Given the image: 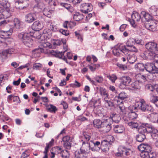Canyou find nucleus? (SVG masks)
Segmentation results:
<instances>
[{
  "mask_svg": "<svg viewBox=\"0 0 158 158\" xmlns=\"http://www.w3.org/2000/svg\"><path fill=\"white\" fill-rule=\"evenodd\" d=\"M1 8L0 10V26L3 27L9 22L6 19L11 16L9 7L10 3L6 0H2L0 1Z\"/></svg>",
  "mask_w": 158,
  "mask_h": 158,
  "instance_id": "f257e3e1",
  "label": "nucleus"
},
{
  "mask_svg": "<svg viewBox=\"0 0 158 158\" xmlns=\"http://www.w3.org/2000/svg\"><path fill=\"white\" fill-rule=\"evenodd\" d=\"M141 16H143L142 19L143 18L146 20L144 24L145 27L150 31H155L158 22L157 21L152 20V15H151L150 13L148 14L144 11H142L141 12Z\"/></svg>",
  "mask_w": 158,
  "mask_h": 158,
  "instance_id": "f03ea898",
  "label": "nucleus"
},
{
  "mask_svg": "<svg viewBox=\"0 0 158 158\" xmlns=\"http://www.w3.org/2000/svg\"><path fill=\"white\" fill-rule=\"evenodd\" d=\"M18 37L26 46L28 47L32 46L33 40L30 34L26 33H20L18 35Z\"/></svg>",
  "mask_w": 158,
  "mask_h": 158,
  "instance_id": "7ed1b4c3",
  "label": "nucleus"
},
{
  "mask_svg": "<svg viewBox=\"0 0 158 158\" xmlns=\"http://www.w3.org/2000/svg\"><path fill=\"white\" fill-rule=\"evenodd\" d=\"M143 126H145L147 129L148 136H150L153 139H157L158 138V130L150 124L147 123H143Z\"/></svg>",
  "mask_w": 158,
  "mask_h": 158,
  "instance_id": "20e7f679",
  "label": "nucleus"
},
{
  "mask_svg": "<svg viewBox=\"0 0 158 158\" xmlns=\"http://www.w3.org/2000/svg\"><path fill=\"white\" fill-rule=\"evenodd\" d=\"M102 128L103 129L104 131L107 132L110 131L112 128V124L113 123V120L109 117L106 115H103L102 118Z\"/></svg>",
  "mask_w": 158,
  "mask_h": 158,
  "instance_id": "39448f33",
  "label": "nucleus"
},
{
  "mask_svg": "<svg viewBox=\"0 0 158 158\" xmlns=\"http://www.w3.org/2000/svg\"><path fill=\"white\" fill-rule=\"evenodd\" d=\"M82 141L83 146L86 145L89 148V149H91L93 151H98L100 149V146L101 143L99 141L91 140L89 142H86L83 140Z\"/></svg>",
  "mask_w": 158,
  "mask_h": 158,
  "instance_id": "423d86ee",
  "label": "nucleus"
},
{
  "mask_svg": "<svg viewBox=\"0 0 158 158\" xmlns=\"http://www.w3.org/2000/svg\"><path fill=\"white\" fill-rule=\"evenodd\" d=\"M138 107L143 112L149 113L152 112L154 111L152 107L147 104L144 100L143 99L140 100Z\"/></svg>",
  "mask_w": 158,
  "mask_h": 158,
  "instance_id": "0eeeda50",
  "label": "nucleus"
},
{
  "mask_svg": "<svg viewBox=\"0 0 158 158\" xmlns=\"http://www.w3.org/2000/svg\"><path fill=\"white\" fill-rule=\"evenodd\" d=\"M139 133L136 136V140L140 142L143 141L145 139L146 137L148 136L147 129L145 126H143V123L138 128Z\"/></svg>",
  "mask_w": 158,
  "mask_h": 158,
  "instance_id": "6e6552de",
  "label": "nucleus"
},
{
  "mask_svg": "<svg viewBox=\"0 0 158 158\" xmlns=\"http://www.w3.org/2000/svg\"><path fill=\"white\" fill-rule=\"evenodd\" d=\"M111 139H107L102 141L100 146V149L104 152L108 151L110 146V145L114 140V138L110 136V137Z\"/></svg>",
  "mask_w": 158,
  "mask_h": 158,
  "instance_id": "1a4fd4ad",
  "label": "nucleus"
},
{
  "mask_svg": "<svg viewBox=\"0 0 158 158\" xmlns=\"http://www.w3.org/2000/svg\"><path fill=\"white\" fill-rule=\"evenodd\" d=\"M119 79L120 83L119 87L121 89H124L126 86H128L131 81V77L127 76H123Z\"/></svg>",
  "mask_w": 158,
  "mask_h": 158,
  "instance_id": "9d476101",
  "label": "nucleus"
},
{
  "mask_svg": "<svg viewBox=\"0 0 158 158\" xmlns=\"http://www.w3.org/2000/svg\"><path fill=\"white\" fill-rule=\"evenodd\" d=\"M39 16V14L35 12L29 13L25 15V21L27 23H31L37 20Z\"/></svg>",
  "mask_w": 158,
  "mask_h": 158,
  "instance_id": "9b49d317",
  "label": "nucleus"
},
{
  "mask_svg": "<svg viewBox=\"0 0 158 158\" xmlns=\"http://www.w3.org/2000/svg\"><path fill=\"white\" fill-rule=\"evenodd\" d=\"M84 145L81 147L80 150H76L74 152L75 157L77 158H86L88 153L87 150L84 148Z\"/></svg>",
  "mask_w": 158,
  "mask_h": 158,
  "instance_id": "f8f14e48",
  "label": "nucleus"
},
{
  "mask_svg": "<svg viewBox=\"0 0 158 158\" xmlns=\"http://www.w3.org/2000/svg\"><path fill=\"white\" fill-rule=\"evenodd\" d=\"M36 4L33 7L34 11L39 14V12L43 11L45 9L44 4L39 0H35Z\"/></svg>",
  "mask_w": 158,
  "mask_h": 158,
  "instance_id": "ddd939ff",
  "label": "nucleus"
},
{
  "mask_svg": "<svg viewBox=\"0 0 158 158\" xmlns=\"http://www.w3.org/2000/svg\"><path fill=\"white\" fill-rule=\"evenodd\" d=\"M156 51H148L143 53L145 59H149L150 60L156 59L158 58V55L155 53V52Z\"/></svg>",
  "mask_w": 158,
  "mask_h": 158,
  "instance_id": "4468645a",
  "label": "nucleus"
},
{
  "mask_svg": "<svg viewBox=\"0 0 158 158\" xmlns=\"http://www.w3.org/2000/svg\"><path fill=\"white\" fill-rule=\"evenodd\" d=\"M145 47L148 51H156L158 52V45L157 44L153 42H150L145 44Z\"/></svg>",
  "mask_w": 158,
  "mask_h": 158,
  "instance_id": "2eb2a0df",
  "label": "nucleus"
},
{
  "mask_svg": "<svg viewBox=\"0 0 158 158\" xmlns=\"http://www.w3.org/2000/svg\"><path fill=\"white\" fill-rule=\"evenodd\" d=\"M156 66L155 62L154 64L147 63L145 64V69L150 73H155Z\"/></svg>",
  "mask_w": 158,
  "mask_h": 158,
  "instance_id": "dca6fc26",
  "label": "nucleus"
},
{
  "mask_svg": "<svg viewBox=\"0 0 158 158\" xmlns=\"http://www.w3.org/2000/svg\"><path fill=\"white\" fill-rule=\"evenodd\" d=\"M56 153L58 154H60V156L63 157H66L67 155H64V154L67 153L68 155L69 154V152L67 150H63L61 147L56 146L54 148Z\"/></svg>",
  "mask_w": 158,
  "mask_h": 158,
  "instance_id": "f3484780",
  "label": "nucleus"
},
{
  "mask_svg": "<svg viewBox=\"0 0 158 158\" xmlns=\"http://www.w3.org/2000/svg\"><path fill=\"white\" fill-rule=\"evenodd\" d=\"M138 149L140 152H149L152 151V148L150 145L148 144H142L138 146Z\"/></svg>",
  "mask_w": 158,
  "mask_h": 158,
  "instance_id": "a211bd4d",
  "label": "nucleus"
},
{
  "mask_svg": "<svg viewBox=\"0 0 158 158\" xmlns=\"http://www.w3.org/2000/svg\"><path fill=\"white\" fill-rule=\"evenodd\" d=\"M43 27V25L42 23L38 21H36L32 25L31 28L32 29L35 31H39Z\"/></svg>",
  "mask_w": 158,
  "mask_h": 158,
  "instance_id": "6ab92c4d",
  "label": "nucleus"
},
{
  "mask_svg": "<svg viewBox=\"0 0 158 158\" xmlns=\"http://www.w3.org/2000/svg\"><path fill=\"white\" fill-rule=\"evenodd\" d=\"M113 130L115 133L121 134L124 131L125 128L122 125H115L113 128Z\"/></svg>",
  "mask_w": 158,
  "mask_h": 158,
  "instance_id": "aec40b11",
  "label": "nucleus"
},
{
  "mask_svg": "<svg viewBox=\"0 0 158 158\" xmlns=\"http://www.w3.org/2000/svg\"><path fill=\"white\" fill-rule=\"evenodd\" d=\"M129 111L127 114V117L131 120H134L136 119L138 117V114L135 112V111H133L131 108H128Z\"/></svg>",
  "mask_w": 158,
  "mask_h": 158,
  "instance_id": "412c9836",
  "label": "nucleus"
},
{
  "mask_svg": "<svg viewBox=\"0 0 158 158\" xmlns=\"http://www.w3.org/2000/svg\"><path fill=\"white\" fill-rule=\"evenodd\" d=\"M127 97V94L124 92H122L120 93L118 95V96L117 97V98L118 100L115 99V101H116L118 104L119 103H123V100H124ZM117 98V97H115Z\"/></svg>",
  "mask_w": 158,
  "mask_h": 158,
  "instance_id": "4be33fe9",
  "label": "nucleus"
},
{
  "mask_svg": "<svg viewBox=\"0 0 158 158\" xmlns=\"http://www.w3.org/2000/svg\"><path fill=\"white\" fill-rule=\"evenodd\" d=\"M81 6L82 7L85 8V7L88 8L85 10H81V11L84 13L86 14L88 13V12H90L93 9L92 6L90 3H84L82 4Z\"/></svg>",
  "mask_w": 158,
  "mask_h": 158,
  "instance_id": "5701e85b",
  "label": "nucleus"
},
{
  "mask_svg": "<svg viewBox=\"0 0 158 158\" xmlns=\"http://www.w3.org/2000/svg\"><path fill=\"white\" fill-rule=\"evenodd\" d=\"M149 13L153 16H158V6H152L149 9Z\"/></svg>",
  "mask_w": 158,
  "mask_h": 158,
  "instance_id": "b1692460",
  "label": "nucleus"
},
{
  "mask_svg": "<svg viewBox=\"0 0 158 158\" xmlns=\"http://www.w3.org/2000/svg\"><path fill=\"white\" fill-rule=\"evenodd\" d=\"M104 104L106 108L112 107L114 106L112 100L108 97L104 98Z\"/></svg>",
  "mask_w": 158,
  "mask_h": 158,
  "instance_id": "393cba45",
  "label": "nucleus"
},
{
  "mask_svg": "<svg viewBox=\"0 0 158 158\" xmlns=\"http://www.w3.org/2000/svg\"><path fill=\"white\" fill-rule=\"evenodd\" d=\"M102 120L96 119H95L93 121L94 127L96 128L99 129L102 128Z\"/></svg>",
  "mask_w": 158,
  "mask_h": 158,
  "instance_id": "a878e982",
  "label": "nucleus"
},
{
  "mask_svg": "<svg viewBox=\"0 0 158 158\" xmlns=\"http://www.w3.org/2000/svg\"><path fill=\"white\" fill-rule=\"evenodd\" d=\"M131 89L132 90L139 89L141 88L139 85V83L138 81H135L133 82L130 85Z\"/></svg>",
  "mask_w": 158,
  "mask_h": 158,
  "instance_id": "bb28decb",
  "label": "nucleus"
},
{
  "mask_svg": "<svg viewBox=\"0 0 158 158\" xmlns=\"http://www.w3.org/2000/svg\"><path fill=\"white\" fill-rule=\"evenodd\" d=\"M127 59L129 63L133 64L137 60L136 56L134 55H131L130 54L127 55Z\"/></svg>",
  "mask_w": 158,
  "mask_h": 158,
  "instance_id": "cd10ccee",
  "label": "nucleus"
},
{
  "mask_svg": "<svg viewBox=\"0 0 158 158\" xmlns=\"http://www.w3.org/2000/svg\"><path fill=\"white\" fill-rule=\"evenodd\" d=\"M84 17V15L82 14H80L78 12H77L73 15V19L77 21H79L82 19Z\"/></svg>",
  "mask_w": 158,
  "mask_h": 158,
  "instance_id": "c85d7f7f",
  "label": "nucleus"
},
{
  "mask_svg": "<svg viewBox=\"0 0 158 158\" xmlns=\"http://www.w3.org/2000/svg\"><path fill=\"white\" fill-rule=\"evenodd\" d=\"M135 67L136 70L143 72L145 69V64L143 63H138L135 65Z\"/></svg>",
  "mask_w": 158,
  "mask_h": 158,
  "instance_id": "c756f323",
  "label": "nucleus"
},
{
  "mask_svg": "<svg viewBox=\"0 0 158 158\" xmlns=\"http://www.w3.org/2000/svg\"><path fill=\"white\" fill-rule=\"evenodd\" d=\"M65 51L64 52H60L58 51H54L52 50L51 52L52 55L55 56L56 57H58L60 59H62V57L64 55V53Z\"/></svg>",
  "mask_w": 158,
  "mask_h": 158,
  "instance_id": "7c9ffc66",
  "label": "nucleus"
},
{
  "mask_svg": "<svg viewBox=\"0 0 158 158\" xmlns=\"http://www.w3.org/2000/svg\"><path fill=\"white\" fill-rule=\"evenodd\" d=\"M128 125L132 129L136 128L138 129L139 127L141 126L136 122L131 121L128 123Z\"/></svg>",
  "mask_w": 158,
  "mask_h": 158,
  "instance_id": "2f4dec72",
  "label": "nucleus"
},
{
  "mask_svg": "<svg viewBox=\"0 0 158 158\" xmlns=\"http://www.w3.org/2000/svg\"><path fill=\"white\" fill-rule=\"evenodd\" d=\"M13 31V30L12 29H10V30L7 31H3L2 32H1L2 34L1 35L4 37L5 38H8L9 36L12 34V33Z\"/></svg>",
  "mask_w": 158,
  "mask_h": 158,
  "instance_id": "473e14b6",
  "label": "nucleus"
},
{
  "mask_svg": "<svg viewBox=\"0 0 158 158\" xmlns=\"http://www.w3.org/2000/svg\"><path fill=\"white\" fill-rule=\"evenodd\" d=\"M150 102L158 107V96L153 95L150 98Z\"/></svg>",
  "mask_w": 158,
  "mask_h": 158,
  "instance_id": "72a5a7b5",
  "label": "nucleus"
},
{
  "mask_svg": "<svg viewBox=\"0 0 158 158\" xmlns=\"http://www.w3.org/2000/svg\"><path fill=\"white\" fill-rule=\"evenodd\" d=\"M48 26L50 30L53 31H56L58 30L57 26L54 25V23L48 22Z\"/></svg>",
  "mask_w": 158,
  "mask_h": 158,
  "instance_id": "f704fd0d",
  "label": "nucleus"
},
{
  "mask_svg": "<svg viewBox=\"0 0 158 158\" xmlns=\"http://www.w3.org/2000/svg\"><path fill=\"white\" fill-rule=\"evenodd\" d=\"M132 19L136 21H139L141 19V15L137 12H135L132 14L131 16Z\"/></svg>",
  "mask_w": 158,
  "mask_h": 158,
  "instance_id": "c9c22d12",
  "label": "nucleus"
},
{
  "mask_svg": "<svg viewBox=\"0 0 158 158\" xmlns=\"http://www.w3.org/2000/svg\"><path fill=\"white\" fill-rule=\"evenodd\" d=\"M117 107L120 110L121 114L124 115L126 114L125 108L122 103L118 104Z\"/></svg>",
  "mask_w": 158,
  "mask_h": 158,
  "instance_id": "e433bc0d",
  "label": "nucleus"
},
{
  "mask_svg": "<svg viewBox=\"0 0 158 158\" xmlns=\"http://www.w3.org/2000/svg\"><path fill=\"white\" fill-rule=\"evenodd\" d=\"M135 44V39L132 38H129L126 42L127 46L129 48L133 46Z\"/></svg>",
  "mask_w": 158,
  "mask_h": 158,
  "instance_id": "4c0bfd02",
  "label": "nucleus"
},
{
  "mask_svg": "<svg viewBox=\"0 0 158 158\" xmlns=\"http://www.w3.org/2000/svg\"><path fill=\"white\" fill-rule=\"evenodd\" d=\"M52 35V33L50 32V30L49 29H46L44 30L43 32V34L41 36V39L44 36H46L47 37H48V35L50 36Z\"/></svg>",
  "mask_w": 158,
  "mask_h": 158,
  "instance_id": "58836bf2",
  "label": "nucleus"
},
{
  "mask_svg": "<svg viewBox=\"0 0 158 158\" xmlns=\"http://www.w3.org/2000/svg\"><path fill=\"white\" fill-rule=\"evenodd\" d=\"M106 77L110 80L113 83H114L116 80L117 79V77L115 74H112L111 75H107Z\"/></svg>",
  "mask_w": 158,
  "mask_h": 158,
  "instance_id": "ea45409f",
  "label": "nucleus"
},
{
  "mask_svg": "<svg viewBox=\"0 0 158 158\" xmlns=\"http://www.w3.org/2000/svg\"><path fill=\"white\" fill-rule=\"evenodd\" d=\"M50 107L48 108V111L51 113H55L58 109L56 106L52 104H50Z\"/></svg>",
  "mask_w": 158,
  "mask_h": 158,
  "instance_id": "a19ab883",
  "label": "nucleus"
},
{
  "mask_svg": "<svg viewBox=\"0 0 158 158\" xmlns=\"http://www.w3.org/2000/svg\"><path fill=\"white\" fill-rule=\"evenodd\" d=\"M145 88L146 89L150 90L152 92L156 90L155 88V85H153L151 84H148L145 85Z\"/></svg>",
  "mask_w": 158,
  "mask_h": 158,
  "instance_id": "79ce46f5",
  "label": "nucleus"
},
{
  "mask_svg": "<svg viewBox=\"0 0 158 158\" xmlns=\"http://www.w3.org/2000/svg\"><path fill=\"white\" fill-rule=\"evenodd\" d=\"M123 155H125L128 156H130L132 153L131 150L129 149H126L125 148H123Z\"/></svg>",
  "mask_w": 158,
  "mask_h": 158,
  "instance_id": "37998d69",
  "label": "nucleus"
},
{
  "mask_svg": "<svg viewBox=\"0 0 158 158\" xmlns=\"http://www.w3.org/2000/svg\"><path fill=\"white\" fill-rule=\"evenodd\" d=\"M51 11L45 8L43 11L44 15L48 18H50L51 16Z\"/></svg>",
  "mask_w": 158,
  "mask_h": 158,
  "instance_id": "c03bdc74",
  "label": "nucleus"
},
{
  "mask_svg": "<svg viewBox=\"0 0 158 158\" xmlns=\"http://www.w3.org/2000/svg\"><path fill=\"white\" fill-rule=\"evenodd\" d=\"M14 26L17 29H19L20 28V22L17 18L15 19L14 20Z\"/></svg>",
  "mask_w": 158,
  "mask_h": 158,
  "instance_id": "a18cd8bd",
  "label": "nucleus"
},
{
  "mask_svg": "<svg viewBox=\"0 0 158 158\" xmlns=\"http://www.w3.org/2000/svg\"><path fill=\"white\" fill-rule=\"evenodd\" d=\"M29 0H19V3L23 4L24 6H23V8L24 9L28 6Z\"/></svg>",
  "mask_w": 158,
  "mask_h": 158,
  "instance_id": "49530a36",
  "label": "nucleus"
},
{
  "mask_svg": "<svg viewBox=\"0 0 158 158\" xmlns=\"http://www.w3.org/2000/svg\"><path fill=\"white\" fill-rule=\"evenodd\" d=\"M130 49V48L128 49L126 48L125 46H124L123 48L122 49L120 48V52H123L126 56H127L128 54H130L129 53Z\"/></svg>",
  "mask_w": 158,
  "mask_h": 158,
  "instance_id": "de8ad7c7",
  "label": "nucleus"
},
{
  "mask_svg": "<svg viewBox=\"0 0 158 158\" xmlns=\"http://www.w3.org/2000/svg\"><path fill=\"white\" fill-rule=\"evenodd\" d=\"M100 92L101 95L103 96H104V98L108 97V95L106 93V90L105 89L102 88H100Z\"/></svg>",
  "mask_w": 158,
  "mask_h": 158,
  "instance_id": "09e8293b",
  "label": "nucleus"
},
{
  "mask_svg": "<svg viewBox=\"0 0 158 158\" xmlns=\"http://www.w3.org/2000/svg\"><path fill=\"white\" fill-rule=\"evenodd\" d=\"M29 152V150H26L22 153L20 158H27L30 155Z\"/></svg>",
  "mask_w": 158,
  "mask_h": 158,
  "instance_id": "8fccbe9b",
  "label": "nucleus"
},
{
  "mask_svg": "<svg viewBox=\"0 0 158 158\" xmlns=\"http://www.w3.org/2000/svg\"><path fill=\"white\" fill-rule=\"evenodd\" d=\"M140 156L142 158H149V152H141Z\"/></svg>",
  "mask_w": 158,
  "mask_h": 158,
  "instance_id": "3c124183",
  "label": "nucleus"
},
{
  "mask_svg": "<svg viewBox=\"0 0 158 158\" xmlns=\"http://www.w3.org/2000/svg\"><path fill=\"white\" fill-rule=\"evenodd\" d=\"M94 79L99 83H101L103 81V78L102 76H96L94 78Z\"/></svg>",
  "mask_w": 158,
  "mask_h": 158,
  "instance_id": "603ef678",
  "label": "nucleus"
},
{
  "mask_svg": "<svg viewBox=\"0 0 158 158\" xmlns=\"http://www.w3.org/2000/svg\"><path fill=\"white\" fill-rule=\"evenodd\" d=\"M116 65L120 69L123 70H126L127 68V66L126 65L123 64L119 63H117Z\"/></svg>",
  "mask_w": 158,
  "mask_h": 158,
  "instance_id": "864d4df0",
  "label": "nucleus"
},
{
  "mask_svg": "<svg viewBox=\"0 0 158 158\" xmlns=\"http://www.w3.org/2000/svg\"><path fill=\"white\" fill-rule=\"evenodd\" d=\"M120 48H114L112 51L113 54L117 56H119L120 54Z\"/></svg>",
  "mask_w": 158,
  "mask_h": 158,
  "instance_id": "5fc2aeb1",
  "label": "nucleus"
},
{
  "mask_svg": "<svg viewBox=\"0 0 158 158\" xmlns=\"http://www.w3.org/2000/svg\"><path fill=\"white\" fill-rule=\"evenodd\" d=\"M75 83V84H70L69 85L70 86L73 88H76L79 87L81 86V84L77 81L76 80Z\"/></svg>",
  "mask_w": 158,
  "mask_h": 158,
  "instance_id": "6e6d98bb",
  "label": "nucleus"
},
{
  "mask_svg": "<svg viewBox=\"0 0 158 158\" xmlns=\"http://www.w3.org/2000/svg\"><path fill=\"white\" fill-rule=\"evenodd\" d=\"M14 50L13 49H8L3 51L2 53L4 55L11 54L14 52Z\"/></svg>",
  "mask_w": 158,
  "mask_h": 158,
  "instance_id": "4d7b16f0",
  "label": "nucleus"
},
{
  "mask_svg": "<svg viewBox=\"0 0 158 158\" xmlns=\"http://www.w3.org/2000/svg\"><path fill=\"white\" fill-rule=\"evenodd\" d=\"M83 136L84 137V138L86 140V141H85L86 142H88V141H89L91 138L90 135H88V134L86 132H84L83 134ZM83 141H84L83 140H82ZM82 142V140H81Z\"/></svg>",
  "mask_w": 158,
  "mask_h": 158,
  "instance_id": "13d9d810",
  "label": "nucleus"
},
{
  "mask_svg": "<svg viewBox=\"0 0 158 158\" xmlns=\"http://www.w3.org/2000/svg\"><path fill=\"white\" fill-rule=\"evenodd\" d=\"M63 145L65 149L69 150L71 147V143L70 142L64 143Z\"/></svg>",
  "mask_w": 158,
  "mask_h": 158,
  "instance_id": "bf43d9fd",
  "label": "nucleus"
},
{
  "mask_svg": "<svg viewBox=\"0 0 158 158\" xmlns=\"http://www.w3.org/2000/svg\"><path fill=\"white\" fill-rule=\"evenodd\" d=\"M135 40V44L141 45L144 44V42L142 40H139L138 39H134Z\"/></svg>",
  "mask_w": 158,
  "mask_h": 158,
  "instance_id": "052dcab7",
  "label": "nucleus"
},
{
  "mask_svg": "<svg viewBox=\"0 0 158 158\" xmlns=\"http://www.w3.org/2000/svg\"><path fill=\"white\" fill-rule=\"evenodd\" d=\"M62 140L64 143L70 142V137L69 135H66L62 138Z\"/></svg>",
  "mask_w": 158,
  "mask_h": 158,
  "instance_id": "680f3d73",
  "label": "nucleus"
},
{
  "mask_svg": "<svg viewBox=\"0 0 158 158\" xmlns=\"http://www.w3.org/2000/svg\"><path fill=\"white\" fill-rule=\"evenodd\" d=\"M59 32L62 34L66 36H67L69 34V31L67 30H65L63 29H60L59 30Z\"/></svg>",
  "mask_w": 158,
  "mask_h": 158,
  "instance_id": "e2e57ef3",
  "label": "nucleus"
},
{
  "mask_svg": "<svg viewBox=\"0 0 158 158\" xmlns=\"http://www.w3.org/2000/svg\"><path fill=\"white\" fill-rule=\"evenodd\" d=\"M42 67V65L40 64H35L33 65V68L34 69H38Z\"/></svg>",
  "mask_w": 158,
  "mask_h": 158,
  "instance_id": "0e129e2a",
  "label": "nucleus"
},
{
  "mask_svg": "<svg viewBox=\"0 0 158 158\" xmlns=\"http://www.w3.org/2000/svg\"><path fill=\"white\" fill-rule=\"evenodd\" d=\"M156 154L155 152L151 151L149 152V158H156Z\"/></svg>",
  "mask_w": 158,
  "mask_h": 158,
  "instance_id": "69168bd1",
  "label": "nucleus"
},
{
  "mask_svg": "<svg viewBox=\"0 0 158 158\" xmlns=\"http://www.w3.org/2000/svg\"><path fill=\"white\" fill-rule=\"evenodd\" d=\"M77 120L80 121L81 122L88 121L87 118L84 117H82V116H78L77 119Z\"/></svg>",
  "mask_w": 158,
  "mask_h": 158,
  "instance_id": "338daca9",
  "label": "nucleus"
},
{
  "mask_svg": "<svg viewBox=\"0 0 158 158\" xmlns=\"http://www.w3.org/2000/svg\"><path fill=\"white\" fill-rule=\"evenodd\" d=\"M60 5L67 9H69L70 7V5L69 4L65 2H61Z\"/></svg>",
  "mask_w": 158,
  "mask_h": 158,
  "instance_id": "774afa93",
  "label": "nucleus"
}]
</instances>
